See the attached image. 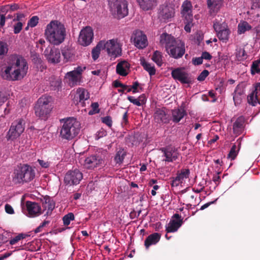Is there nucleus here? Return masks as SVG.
Here are the masks:
<instances>
[{
    "mask_svg": "<svg viewBox=\"0 0 260 260\" xmlns=\"http://www.w3.org/2000/svg\"><path fill=\"white\" fill-rule=\"evenodd\" d=\"M35 177V171L28 165H20L14 170L13 181L16 184L31 181Z\"/></svg>",
    "mask_w": 260,
    "mask_h": 260,
    "instance_id": "4",
    "label": "nucleus"
},
{
    "mask_svg": "<svg viewBox=\"0 0 260 260\" xmlns=\"http://www.w3.org/2000/svg\"><path fill=\"white\" fill-rule=\"evenodd\" d=\"M8 100V95L7 93L0 92V105H2Z\"/></svg>",
    "mask_w": 260,
    "mask_h": 260,
    "instance_id": "55",
    "label": "nucleus"
},
{
    "mask_svg": "<svg viewBox=\"0 0 260 260\" xmlns=\"http://www.w3.org/2000/svg\"><path fill=\"white\" fill-rule=\"evenodd\" d=\"M26 207L30 217L37 216L42 214L41 208L38 203L27 201Z\"/></svg>",
    "mask_w": 260,
    "mask_h": 260,
    "instance_id": "24",
    "label": "nucleus"
},
{
    "mask_svg": "<svg viewBox=\"0 0 260 260\" xmlns=\"http://www.w3.org/2000/svg\"><path fill=\"white\" fill-rule=\"evenodd\" d=\"M204 188V184L202 183V182H200L197 185V188H193V191L196 193H200L202 192Z\"/></svg>",
    "mask_w": 260,
    "mask_h": 260,
    "instance_id": "57",
    "label": "nucleus"
},
{
    "mask_svg": "<svg viewBox=\"0 0 260 260\" xmlns=\"http://www.w3.org/2000/svg\"><path fill=\"white\" fill-rule=\"evenodd\" d=\"M99 106V104L97 102L93 103L91 104V107L93 110V113H98L100 112Z\"/></svg>",
    "mask_w": 260,
    "mask_h": 260,
    "instance_id": "60",
    "label": "nucleus"
},
{
    "mask_svg": "<svg viewBox=\"0 0 260 260\" xmlns=\"http://www.w3.org/2000/svg\"><path fill=\"white\" fill-rule=\"evenodd\" d=\"M126 154V151L123 148H120L116 153L114 157V161L116 164H121Z\"/></svg>",
    "mask_w": 260,
    "mask_h": 260,
    "instance_id": "35",
    "label": "nucleus"
},
{
    "mask_svg": "<svg viewBox=\"0 0 260 260\" xmlns=\"http://www.w3.org/2000/svg\"><path fill=\"white\" fill-rule=\"evenodd\" d=\"M192 63L194 65L198 66L202 64L203 63V59L202 57L193 58L192 59Z\"/></svg>",
    "mask_w": 260,
    "mask_h": 260,
    "instance_id": "58",
    "label": "nucleus"
},
{
    "mask_svg": "<svg viewBox=\"0 0 260 260\" xmlns=\"http://www.w3.org/2000/svg\"><path fill=\"white\" fill-rule=\"evenodd\" d=\"M152 60L159 67L161 66L162 64V60L161 52L158 51H155L152 55Z\"/></svg>",
    "mask_w": 260,
    "mask_h": 260,
    "instance_id": "42",
    "label": "nucleus"
},
{
    "mask_svg": "<svg viewBox=\"0 0 260 260\" xmlns=\"http://www.w3.org/2000/svg\"><path fill=\"white\" fill-rule=\"evenodd\" d=\"M93 37L92 28L90 26H86L80 31L78 42L82 46H87L92 43Z\"/></svg>",
    "mask_w": 260,
    "mask_h": 260,
    "instance_id": "13",
    "label": "nucleus"
},
{
    "mask_svg": "<svg viewBox=\"0 0 260 260\" xmlns=\"http://www.w3.org/2000/svg\"><path fill=\"white\" fill-rule=\"evenodd\" d=\"M251 29V26L246 21H243L238 24V34L241 35L245 33L246 31Z\"/></svg>",
    "mask_w": 260,
    "mask_h": 260,
    "instance_id": "37",
    "label": "nucleus"
},
{
    "mask_svg": "<svg viewBox=\"0 0 260 260\" xmlns=\"http://www.w3.org/2000/svg\"><path fill=\"white\" fill-rule=\"evenodd\" d=\"M105 155L101 153L91 155L85 158L84 166L88 169H92L104 164Z\"/></svg>",
    "mask_w": 260,
    "mask_h": 260,
    "instance_id": "15",
    "label": "nucleus"
},
{
    "mask_svg": "<svg viewBox=\"0 0 260 260\" xmlns=\"http://www.w3.org/2000/svg\"><path fill=\"white\" fill-rule=\"evenodd\" d=\"M250 73L252 75L260 74V58L252 62L250 68Z\"/></svg>",
    "mask_w": 260,
    "mask_h": 260,
    "instance_id": "38",
    "label": "nucleus"
},
{
    "mask_svg": "<svg viewBox=\"0 0 260 260\" xmlns=\"http://www.w3.org/2000/svg\"><path fill=\"white\" fill-rule=\"evenodd\" d=\"M192 9V6L189 1L186 0L183 3L181 13L184 19L188 18L190 20L191 18H193Z\"/></svg>",
    "mask_w": 260,
    "mask_h": 260,
    "instance_id": "25",
    "label": "nucleus"
},
{
    "mask_svg": "<svg viewBox=\"0 0 260 260\" xmlns=\"http://www.w3.org/2000/svg\"><path fill=\"white\" fill-rule=\"evenodd\" d=\"M192 20L193 18H191L190 20L188 18L184 19V23L185 24L184 26V30L187 32H190L191 31V27L193 26Z\"/></svg>",
    "mask_w": 260,
    "mask_h": 260,
    "instance_id": "47",
    "label": "nucleus"
},
{
    "mask_svg": "<svg viewBox=\"0 0 260 260\" xmlns=\"http://www.w3.org/2000/svg\"><path fill=\"white\" fill-rule=\"evenodd\" d=\"M174 42L167 51L170 56L175 59L181 58L185 52V44L179 39Z\"/></svg>",
    "mask_w": 260,
    "mask_h": 260,
    "instance_id": "10",
    "label": "nucleus"
},
{
    "mask_svg": "<svg viewBox=\"0 0 260 260\" xmlns=\"http://www.w3.org/2000/svg\"><path fill=\"white\" fill-rule=\"evenodd\" d=\"M161 235L158 233H154L149 235L145 240L144 245L146 249L152 245H155L159 242Z\"/></svg>",
    "mask_w": 260,
    "mask_h": 260,
    "instance_id": "29",
    "label": "nucleus"
},
{
    "mask_svg": "<svg viewBox=\"0 0 260 260\" xmlns=\"http://www.w3.org/2000/svg\"><path fill=\"white\" fill-rule=\"evenodd\" d=\"M213 26L218 39L226 43L229 40L231 30L225 21H222L221 18L215 19Z\"/></svg>",
    "mask_w": 260,
    "mask_h": 260,
    "instance_id": "6",
    "label": "nucleus"
},
{
    "mask_svg": "<svg viewBox=\"0 0 260 260\" xmlns=\"http://www.w3.org/2000/svg\"><path fill=\"white\" fill-rule=\"evenodd\" d=\"M190 174V171L188 169H182L180 173L177 174L176 178L183 182L184 179L188 178Z\"/></svg>",
    "mask_w": 260,
    "mask_h": 260,
    "instance_id": "40",
    "label": "nucleus"
},
{
    "mask_svg": "<svg viewBox=\"0 0 260 260\" xmlns=\"http://www.w3.org/2000/svg\"><path fill=\"white\" fill-rule=\"evenodd\" d=\"M102 49H103V41H100L92 50V57L94 60L99 58Z\"/></svg>",
    "mask_w": 260,
    "mask_h": 260,
    "instance_id": "36",
    "label": "nucleus"
},
{
    "mask_svg": "<svg viewBox=\"0 0 260 260\" xmlns=\"http://www.w3.org/2000/svg\"><path fill=\"white\" fill-rule=\"evenodd\" d=\"M32 61L37 64H41L42 62L41 58L38 55H35L33 56Z\"/></svg>",
    "mask_w": 260,
    "mask_h": 260,
    "instance_id": "64",
    "label": "nucleus"
},
{
    "mask_svg": "<svg viewBox=\"0 0 260 260\" xmlns=\"http://www.w3.org/2000/svg\"><path fill=\"white\" fill-rule=\"evenodd\" d=\"M62 54L64 57L65 62L70 61L74 54V51L72 49L66 48L62 51Z\"/></svg>",
    "mask_w": 260,
    "mask_h": 260,
    "instance_id": "39",
    "label": "nucleus"
},
{
    "mask_svg": "<svg viewBox=\"0 0 260 260\" xmlns=\"http://www.w3.org/2000/svg\"><path fill=\"white\" fill-rule=\"evenodd\" d=\"M244 118L239 117L233 124V131L236 134L239 135L244 128Z\"/></svg>",
    "mask_w": 260,
    "mask_h": 260,
    "instance_id": "32",
    "label": "nucleus"
},
{
    "mask_svg": "<svg viewBox=\"0 0 260 260\" xmlns=\"http://www.w3.org/2000/svg\"><path fill=\"white\" fill-rule=\"evenodd\" d=\"M182 183V182H181L179 180H178L177 178L175 177L172 178L171 184L172 187H176Z\"/></svg>",
    "mask_w": 260,
    "mask_h": 260,
    "instance_id": "63",
    "label": "nucleus"
},
{
    "mask_svg": "<svg viewBox=\"0 0 260 260\" xmlns=\"http://www.w3.org/2000/svg\"><path fill=\"white\" fill-rule=\"evenodd\" d=\"M177 39L174 37L167 33H162L160 36V43L165 45L166 50L170 48V46L174 44Z\"/></svg>",
    "mask_w": 260,
    "mask_h": 260,
    "instance_id": "27",
    "label": "nucleus"
},
{
    "mask_svg": "<svg viewBox=\"0 0 260 260\" xmlns=\"http://www.w3.org/2000/svg\"><path fill=\"white\" fill-rule=\"evenodd\" d=\"M247 102L252 106H255L258 103L257 94H256L254 92H252L247 96Z\"/></svg>",
    "mask_w": 260,
    "mask_h": 260,
    "instance_id": "43",
    "label": "nucleus"
},
{
    "mask_svg": "<svg viewBox=\"0 0 260 260\" xmlns=\"http://www.w3.org/2000/svg\"><path fill=\"white\" fill-rule=\"evenodd\" d=\"M160 150L164 153L166 158L164 160L166 162H173L176 160L179 156V153L175 147H162Z\"/></svg>",
    "mask_w": 260,
    "mask_h": 260,
    "instance_id": "20",
    "label": "nucleus"
},
{
    "mask_svg": "<svg viewBox=\"0 0 260 260\" xmlns=\"http://www.w3.org/2000/svg\"><path fill=\"white\" fill-rule=\"evenodd\" d=\"M127 99L131 103H133L134 105L137 106H141V103L138 99H136L134 96H128Z\"/></svg>",
    "mask_w": 260,
    "mask_h": 260,
    "instance_id": "53",
    "label": "nucleus"
},
{
    "mask_svg": "<svg viewBox=\"0 0 260 260\" xmlns=\"http://www.w3.org/2000/svg\"><path fill=\"white\" fill-rule=\"evenodd\" d=\"M171 119L174 123H178L187 114L183 108L174 109L171 110Z\"/></svg>",
    "mask_w": 260,
    "mask_h": 260,
    "instance_id": "28",
    "label": "nucleus"
},
{
    "mask_svg": "<svg viewBox=\"0 0 260 260\" xmlns=\"http://www.w3.org/2000/svg\"><path fill=\"white\" fill-rule=\"evenodd\" d=\"M75 219V216L73 213H69L62 218L63 222L64 225H69L71 221Z\"/></svg>",
    "mask_w": 260,
    "mask_h": 260,
    "instance_id": "46",
    "label": "nucleus"
},
{
    "mask_svg": "<svg viewBox=\"0 0 260 260\" xmlns=\"http://www.w3.org/2000/svg\"><path fill=\"white\" fill-rule=\"evenodd\" d=\"M9 11H10L9 5L3 6L0 9L1 12L3 13V15H5L9 12Z\"/></svg>",
    "mask_w": 260,
    "mask_h": 260,
    "instance_id": "61",
    "label": "nucleus"
},
{
    "mask_svg": "<svg viewBox=\"0 0 260 260\" xmlns=\"http://www.w3.org/2000/svg\"><path fill=\"white\" fill-rule=\"evenodd\" d=\"M52 109V98L48 95L40 97L34 108L36 116L44 120L48 119Z\"/></svg>",
    "mask_w": 260,
    "mask_h": 260,
    "instance_id": "5",
    "label": "nucleus"
},
{
    "mask_svg": "<svg viewBox=\"0 0 260 260\" xmlns=\"http://www.w3.org/2000/svg\"><path fill=\"white\" fill-rule=\"evenodd\" d=\"M171 75L174 79L178 80L182 84H191L193 81V79L189 73L184 71V68L173 69L172 71Z\"/></svg>",
    "mask_w": 260,
    "mask_h": 260,
    "instance_id": "11",
    "label": "nucleus"
},
{
    "mask_svg": "<svg viewBox=\"0 0 260 260\" xmlns=\"http://www.w3.org/2000/svg\"><path fill=\"white\" fill-rule=\"evenodd\" d=\"M102 122L108 125L109 127H111L112 125V118L109 116H107L102 118Z\"/></svg>",
    "mask_w": 260,
    "mask_h": 260,
    "instance_id": "52",
    "label": "nucleus"
},
{
    "mask_svg": "<svg viewBox=\"0 0 260 260\" xmlns=\"http://www.w3.org/2000/svg\"><path fill=\"white\" fill-rule=\"evenodd\" d=\"M45 35L47 40L54 45H59L64 40L66 36V28L58 21H51L47 24Z\"/></svg>",
    "mask_w": 260,
    "mask_h": 260,
    "instance_id": "2",
    "label": "nucleus"
},
{
    "mask_svg": "<svg viewBox=\"0 0 260 260\" xmlns=\"http://www.w3.org/2000/svg\"><path fill=\"white\" fill-rule=\"evenodd\" d=\"M110 11L118 18H123L128 14L127 4L125 0H108Z\"/></svg>",
    "mask_w": 260,
    "mask_h": 260,
    "instance_id": "8",
    "label": "nucleus"
},
{
    "mask_svg": "<svg viewBox=\"0 0 260 260\" xmlns=\"http://www.w3.org/2000/svg\"><path fill=\"white\" fill-rule=\"evenodd\" d=\"M26 237V235L24 234H19L17 236L15 237L14 238L11 239L10 240V244L11 245H14L16 243H17L20 240L24 239Z\"/></svg>",
    "mask_w": 260,
    "mask_h": 260,
    "instance_id": "48",
    "label": "nucleus"
},
{
    "mask_svg": "<svg viewBox=\"0 0 260 260\" xmlns=\"http://www.w3.org/2000/svg\"><path fill=\"white\" fill-rule=\"evenodd\" d=\"M38 161L39 165L44 168H47L50 166V163L47 161H45L44 160L38 159Z\"/></svg>",
    "mask_w": 260,
    "mask_h": 260,
    "instance_id": "59",
    "label": "nucleus"
},
{
    "mask_svg": "<svg viewBox=\"0 0 260 260\" xmlns=\"http://www.w3.org/2000/svg\"><path fill=\"white\" fill-rule=\"evenodd\" d=\"M25 122L23 118H19L14 121L6 136L8 141H13L20 136L25 129Z\"/></svg>",
    "mask_w": 260,
    "mask_h": 260,
    "instance_id": "7",
    "label": "nucleus"
},
{
    "mask_svg": "<svg viewBox=\"0 0 260 260\" xmlns=\"http://www.w3.org/2000/svg\"><path fill=\"white\" fill-rule=\"evenodd\" d=\"M82 178V173L78 169H76L67 172L64 178V182L66 185H74L78 184Z\"/></svg>",
    "mask_w": 260,
    "mask_h": 260,
    "instance_id": "12",
    "label": "nucleus"
},
{
    "mask_svg": "<svg viewBox=\"0 0 260 260\" xmlns=\"http://www.w3.org/2000/svg\"><path fill=\"white\" fill-rule=\"evenodd\" d=\"M134 41L135 45L140 49L146 47L148 44L147 37L141 31L136 32Z\"/></svg>",
    "mask_w": 260,
    "mask_h": 260,
    "instance_id": "23",
    "label": "nucleus"
},
{
    "mask_svg": "<svg viewBox=\"0 0 260 260\" xmlns=\"http://www.w3.org/2000/svg\"><path fill=\"white\" fill-rule=\"evenodd\" d=\"M173 219H171L166 227L167 233H173L176 232L183 223V219L177 213L173 215Z\"/></svg>",
    "mask_w": 260,
    "mask_h": 260,
    "instance_id": "21",
    "label": "nucleus"
},
{
    "mask_svg": "<svg viewBox=\"0 0 260 260\" xmlns=\"http://www.w3.org/2000/svg\"><path fill=\"white\" fill-rule=\"evenodd\" d=\"M239 149H240L239 148H237L236 144H234L232 146V147L228 154V157L229 158H231V160L235 159L238 153V151H239Z\"/></svg>",
    "mask_w": 260,
    "mask_h": 260,
    "instance_id": "44",
    "label": "nucleus"
},
{
    "mask_svg": "<svg viewBox=\"0 0 260 260\" xmlns=\"http://www.w3.org/2000/svg\"><path fill=\"white\" fill-rule=\"evenodd\" d=\"M139 86V83L138 81H136L133 83L131 86H129V88L131 89L133 93H135L138 92L137 88Z\"/></svg>",
    "mask_w": 260,
    "mask_h": 260,
    "instance_id": "56",
    "label": "nucleus"
},
{
    "mask_svg": "<svg viewBox=\"0 0 260 260\" xmlns=\"http://www.w3.org/2000/svg\"><path fill=\"white\" fill-rule=\"evenodd\" d=\"M72 101L76 105L85 106V101L89 99V93L87 90L84 88L79 87L74 93L72 94Z\"/></svg>",
    "mask_w": 260,
    "mask_h": 260,
    "instance_id": "14",
    "label": "nucleus"
},
{
    "mask_svg": "<svg viewBox=\"0 0 260 260\" xmlns=\"http://www.w3.org/2000/svg\"><path fill=\"white\" fill-rule=\"evenodd\" d=\"M85 67L82 68L81 67H78L72 71L68 72L66 75V78L68 79L70 85L71 86L80 84L81 80V75Z\"/></svg>",
    "mask_w": 260,
    "mask_h": 260,
    "instance_id": "16",
    "label": "nucleus"
},
{
    "mask_svg": "<svg viewBox=\"0 0 260 260\" xmlns=\"http://www.w3.org/2000/svg\"><path fill=\"white\" fill-rule=\"evenodd\" d=\"M201 57L203 59H205L207 60H210L212 58V55L207 51L203 52Z\"/></svg>",
    "mask_w": 260,
    "mask_h": 260,
    "instance_id": "62",
    "label": "nucleus"
},
{
    "mask_svg": "<svg viewBox=\"0 0 260 260\" xmlns=\"http://www.w3.org/2000/svg\"><path fill=\"white\" fill-rule=\"evenodd\" d=\"M175 10L173 8L167 5L159 6L158 12V18L161 22L169 21L174 16Z\"/></svg>",
    "mask_w": 260,
    "mask_h": 260,
    "instance_id": "17",
    "label": "nucleus"
},
{
    "mask_svg": "<svg viewBox=\"0 0 260 260\" xmlns=\"http://www.w3.org/2000/svg\"><path fill=\"white\" fill-rule=\"evenodd\" d=\"M209 72L206 70H204L198 77L197 79L199 81L205 80L206 78L209 75Z\"/></svg>",
    "mask_w": 260,
    "mask_h": 260,
    "instance_id": "51",
    "label": "nucleus"
},
{
    "mask_svg": "<svg viewBox=\"0 0 260 260\" xmlns=\"http://www.w3.org/2000/svg\"><path fill=\"white\" fill-rule=\"evenodd\" d=\"M223 0H207L208 8L213 12H217L221 7Z\"/></svg>",
    "mask_w": 260,
    "mask_h": 260,
    "instance_id": "33",
    "label": "nucleus"
},
{
    "mask_svg": "<svg viewBox=\"0 0 260 260\" xmlns=\"http://www.w3.org/2000/svg\"><path fill=\"white\" fill-rule=\"evenodd\" d=\"M8 51V46L5 42L0 41V59L7 54Z\"/></svg>",
    "mask_w": 260,
    "mask_h": 260,
    "instance_id": "45",
    "label": "nucleus"
},
{
    "mask_svg": "<svg viewBox=\"0 0 260 260\" xmlns=\"http://www.w3.org/2000/svg\"><path fill=\"white\" fill-rule=\"evenodd\" d=\"M44 54L48 62L51 63H58L60 61V50L54 47L47 48L44 51Z\"/></svg>",
    "mask_w": 260,
    "mask_h": 260,
    "instance_id": "19",
    "label": "nucleus"
},
{
    "mask_svg": "<svg viewBox=\"0 0 260 260\" xmlns=\"http://www.w3.org/2000/svg\"><path fill=\"white\" fill-rule=\"evenodd\" d=\"M113 85L116 88L121 87L124 89H127L128 92L131 91V89L129 88V86L122 84L119 80L114 81L113 83Z\"/></svg>",
    "mask_w": 260,
    "mask_h": 260,
    "instance_id": "50",
    "label": "nucleus"
},
{
    "mask_svg": "<svg viewBox=\"0 0 260 260\" xmlns=\"http://www.w3.org/2000/svg\"><path fill=\"white\" fill-rule=\"evenodd\" d=\"M103 41V49L107 52L111 59H115L121 54V48L116 40H110L107 42Z\"/></svg>",
    "mask_w": 260,
    "mask_h": 260,
    "instance_id": "9",
    "label": "nucleus"
},
{
    "mask_svg": "<svg viewBox=\"0 0 260 260\" xmlns=\"http://www.w3.org/2000/svg\"><path fill=\"white\" fill-rule=\"evenodd\" d=\"M38 21H39V17L37 16H33L28 21V23H27V25H28L27 26H29L31 27H34L37 25V24L38 23ZM27 27H27L26 28V29H27Z\"/></svg>",
    "mask_w": 260,
    "mask_h": 260,
    "instance_id": "49",
    "label": "nucleus"
},
{
    "mask_svg": "<svg viewBox=\"0 0 260 260\" xmlns=\"http://www.w3.org/2000/svg\"><path fill=\"white\" fill-rule=\"evenodd\" d=\"M22 27V23L20 22H17L14 26V32L17 34L20 32Z\"/></svg>",
    "mask_w": 260,
    "mask_h": 260,
    "instance_id": "54",
    "label": "nucleus"
},
{
    "mask_svg": "<svg viewBox=\"0 0 260 260\" xmlns=\"http://www.w3.org/2000/svg\"><path fill=\"white\" fill-rule=\"evenodd\" d=\"M235 55L238 60H243L247 58V54L245 50L241 47L236 49Z\"/></svg>",
    "mask_w": 260,
    "mask_h": 260,
    "instance_id": "41",
    "label": "nucleus"
},
{
    "mask_svg": "<svg viewBox=\"0 0 260 260\" xmlns=\"http://www.w3.org/2000/svg\"><path fill=\"white\" fill-rule=\"evenodd\" d=\"M141 64L144 69L147 71L150 76H153L156 73V70L154 65L146 61L144 58L141 59Z\"/></svg>",
    "mask_w": 260,
    "mask_h": 260,
    "instance_id": "34",
    "label": "nucleus"
},
{
    "mask_svg": "<svg viewBox=\"0 0 260 260\" xmlns=\"http://www.w3.org/2000/svg\"><path fill=\"white\" fill-rule=\"evenodd\" d=\"M8 66L4 71L1 70L0 75L3 79L8 81H17L23 78L27 74L28 64L22 56L11 55L8 61Z\"/></svg>",
    "mask_w": 260,
    "mask_h": 260,
    "instance_id": "1",
    "label": "nucleus"
},
{
    "mask_svg": "<svg viewBox=\"0 0 260 260\" xmlns=\"http://www.w3.org/2000/svg\"><path fill=\"white\" fill-rule=\"evenodd\" d=\"M44 202H43V208L44 210H46L45 215H49L55 207V202L49 197L44 198Z\"/></svg>",
    "mask_w": 260,
    "mask_h": 260,
    "instance_id": "31",
    "label": "nucleus"
},
{
    "mask_svg": "<svg viewBox=\"0 0 260 260\" xmlns=\"http://www.w3.org/2000/svg\"><path fill=\"white\" fill-rule=\"evenodd\" d=\"M137 2L144 11L152 10L157 5L156 0H137Z\"/></svg>",
    "mask_w": 260,
    "mask_h": 260,
    "instance_id": "30",
    "label": "nucleus"
},
{
    "mask_svg": "<svg viewBox=\"0 0 260 260\" xmlns=\"http://www.w3.org/2000/svg\"><path fill=\"white\" fill-rule=\"evenodd\" d=\"M59 132V137L62 140L70 141L75 138L80 131V124L76 118L69 117L65 120Z\"/></svg>",
    "mask_w": 260,
    "mask_h": 260,
    "instance_id": "3",
    "label": "nucleus"
},
{
    "mask_svg": "<svg viewBox=\"0 0 260 260\" xmlns=\"http://www.w3.org/2000/svg\"><path fill=\"white\" fill-rule=\"evenodd\" d=\"M155 121L158 123L167 124L171 120L168 110L165 107L157 108L154 113Z\"/></svg>",
    "mask_w": 260,
    "mask_h": 260,
    "instance_id": "18",
    "label": "nucleus"
},
{
    "mask_svg": "<svg viewBox=\"0 0 260 260\" xmlns=\"http://www.w3.org/2000/svg\"><path fill=\"white\" fill-rule=\"evenodd\" d=\"M130 64L125 60L118 62L116 66V73L122 76H126L129 71Z\"/></svg>",
    "mask_w": 260,
    "mask_h": 260,
    "instance_id": "26",
    "label": "nucleus"
},
{
    "mask_svg": "<svg viewBox=\"0 0 260 260\" xmlns=\"http://www.w3.org/2000/svg\"><path fill=\"white\" fill-rule=\"evenodd\" d=\"M245 89L243 85L238 84L233 93V100L236 106L240 105L245 98Z\"/></svg>",
    "mask_w": 260,
    "mask_h": 260,
    "instance_id": "22",
    "label": "nucleus"
}]
</instances>
